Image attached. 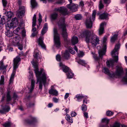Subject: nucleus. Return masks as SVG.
<instances>
[{"label":"nucleus","instance_id":"obj_1","mask_svg":"<svg viewBox=\"0 0 127 127\" xmlns=\"http://www.w3.org/2000/svg\"><path fill=\"white\" fill-rule=\"evenodd\" d=\"M38 55V49H36L34 51V54L33 55L34 59H36L35 61L33 60L32 61L31 63L35 69L34 70L37 79L36 84H38L39 89L41 90L43 85L45 86L46 84V79L48 77L47 76L46 74L45 73H43L41 75V73L43 72V69H41L40 71L38 70L37 61L36 59H37Z\"/></svg>","mask_w":127,"mask_h":127},{"label":"nucleus","instance_id":"obj_2","mask_svg":"<svg viewBox=\"0 0 127 127\" xmlns=\"http://www.w3.org/2000/svg\"><path fill=\"white\" fill-rule=\"evenodd\" d=\"M79 37H85V41L87 43L90 42L93 46L95 47L97 44L99 43L98 37L95 35L93 31L86 30L79 35Z\"/></svg>","mask_w":127,"mask_h":127},{"label":"nucleus","instance_id":"obj_3","mask_svg":"<svg viewBox=\"0 0 127 127\" xmlns=\"http://www.w3.org/2000/svg\"><path fill=\"white\" fill-rule=\"evenodd\" d=\"M107 38V37L105 36L103 38L102 48L98 50L99 57H97V55L94 54L93 53H92L93 54V57L96 63H98L99 65L101 63L103 56L105 55L106 51Z\"/></svg>","mask_w":127,"mask_h":127},{"label":"nucleus","instance_id":"obj_4","mask_svg":"<svg viewBox=\"0 0 127 127\" xmlns=\"http://www.w3.org/2000/svg\"><path fill=\"white\" fill-rule=\"evenodd\" d=\"M65 19L64 17H61L58 22V24L60 28L62 29L61 34L64 39V41L68 43L69 42L70 40L68 38V34L65 24Z\"/></svg>","mask_w":127,"mask_h":127},{"label":"nucleus","instance_id":"obj_5","mask_svg":"<svg viewBox=\"0 0 127 127\" xmlns=\"http://www.w3.org/2000/svg\"><path fill=\"white\" fill-rule=\"evenodd\" d=\"M20 61V59L19 58L17 57L15 58H14L13 60V69L12 73L9 80V84H11L13 80V78L15 73L16 69L18 68L19 66V62Z\"/></svg>","mask_w":127,"mask_h":127},{"label":"nucleus","instance_id":"obj_6","mask_svg":"<svg viewBox=\"0 0 127 127\" xmlns=\"http://www.w3.org/2000/svg\"><path fill=\"white\" fill-rule=\"evenodd\" d=\"M54 40L55 45L57 47L59 48L60 46V42L59 35L57 32V29L54 28Z\"/></svg>","mask_w":127,"mask_h":127},{"label":"nucleus","instance_id":"obj_7","mask_svg":"<svg viewBox=\"0 0 127 127\" xmlns=\"http://www.w3.org/2000/svg\"><path fill=\"white\" fill-rule=\"evenodd\" d=\"M116 67L117 68L115 72L112 74V75H113L112 77H115L116 76H120L123 73V69L122 67L118 66Z\"/></svg>","mask_w":127,"mask_h":127},{"label":"nucleus","instance_id":"obj_8","mask_svg":"<svg viewBox=\"0 0 127 127\" xmlns=\"http://www.w3.org/2000/svg\"><path fill=\"white\" fill-rule=\"evenodd\" d=\"M85 24L87 28H91L93 26V23L91 20L90 17H88L86 19L85 21Z\"/></svg>","mask_w":127,"mask_h":127},{"label":"nucleus","instance_id":"obj_9","mask_svg":"<svg viewBox=\"0 0 127 127\" xmlns=\"http://www.w3.org/2000/svg\"><path fill=\"white\" fill-rule=\"evenodd\" d=\"M78 6L77 4L74 3L67 5V7L73 12H75L77 11V8Z\"/></svg>","mask_w":127,"mask_h":127},{"label":"nucleus","instance_id":"obj_10","mask_svg":"<svg viewBox=\"0 0 127 127\" xmlns=\"http://www.w3.org/2000/svg\"><path fill=\"white\" fill-rule=\"evenodd\" d=\"M57 10L59 11L63 15H65L68 14L67 9L64 7H61L60 8L58 9Z\"/></svg>","mask_w":127,"mask_h":127},{"label":"nucleus","instance_id":"obj_11","mask_svg":"<svg viewBox=\"0 0 127 127\" xmlns=\"http://www.w3.org/2000/svg\"><path fill=\"white\" fill-rule=\"evenodd\" d=\"M118 51L114 49L111 53V54L113 57L114 58L115 61L117 62L118 60Z\"/></svg>","mask_w":127,"mask_h":127},{"label":"nucleus","instance_id":"obj_12","mask_svg":"<svg viewBox=\"0 0 127 127\" xmlns=\"http://www.w3.org/2000/svg\"><path fill=\"white\" fill-rule=\"evenodd\" d=\"M21 38L20 36L18 35H16L14 37L13 39V42L16 45L19 46L20 45L19 41Z\"/></svg>","mask_w":127,"mask_h":127},{"label":"nucleus","instance_id":"obj_13","mask_svg":"<svg viewBox=\"0 0 127 127\" xmlns=\"http://www.w3.org/2000/svg\"><path fill=\"white\" fill-rule=\"evenodd\" d=\"M2 107V110H0V113L1 114L5 113L6 112H8L10 110V107L8 106L5 105L3 106V105H1Z\"/></svg>","mask_w":127,"mask_h":127},{"label":"nucleus","instance_id":"obj_14","mask_svg":"<svg viewBox=\"0 0 127 127\" xmlns=\"http://www.w3.org/2000/svg\"><path fill=\"white\" fill-rule=\"evenodd\" d=\"M19 9L21 10V11H17V14H18L19 16L24 15L25 11V7L23 6H19Z\"/></svg>","mask_w":127,"mask_h":127},{"label":"nucleus","instance_id":"obj_15","mask_svg":"<svg viewBox=\"0 0 127 127\" xmlns=\"http://www.w3.org/2000/svg\"><path fill=\"white\" fill-rule=\"evenodd\" d=\"M106 23L105 22L101 23L100 25V28L99 29V34L100 35L104 33V26L105 25Z\"/></svg>","mask_w":127,"mask_h":127},{"label":"nucleus","instance_id":"obj_16","mask_svg":"<svg viewBox=\"0 0 127 127\" xmlns=\"http://www.w3.org/2000/svg\"><path fill=\"white\" fill-rule=\"evenodd\" d=\"M59 65L62 68L63 71L65 72L66 73L70 71V70L69 69V67L64 65L63 63H60Z\"/></svg>","mask_w":127,"mask_h":127},{"label":"nucleus","instance_id":"obj_17","mask_svg":"<svg viewBox=\"0 0 127 127\" xmlns=\"http://www.w3.org/2000/svg\"><path fill=\"white\" fill-rule=\"evenodd\" d=\"M43 37H40L38 39V43L40 45L41 47L43 49L45 48V44L43 42Z\"/></svg>","mask_w":127,"mask_h":127},{"label":"nucleus","instance_id":"obj_18","mask_svg":"<svg viewBox=\"0 0 127 127\" xmlns=\"http://www.w3.org/2000/svg\"><path fill=\"white\" fill-rule=\"evenodd\" d=\"M102 71L103 72L111 77H112L113 76V75H112V74L110 73L109 69L105 67H103Z\"/></svg>","mask_w":127,"mask_h":127},{"label":"nucleus","instance_id":"obj_19","mask_svg":"<svg viewBox=\"0 0 127 127\" xmlns=\"http://www.w3.org/2000/svg\"><path fill=\"white\" fill-rule=\"evenodd\" d=\"M36 120V119L33 117H32L30 119H27L25 120V122L28 124H31Z\"/></svg>","mask_w":127,"mask_h":127},{"label":"nucleus","instance_id":"obj_20","mask_svg":"<svg viewBox=\"0 0 127 127\" xmlns=\"http://www.w3.org/2000/svg\"><path fill=\"white\" fill-rule=\"evenodd\" d=\"M35 82V81L33 79L31 80V87L30 88H28L29 89V93H31L34 89Z\"/></svg>","mask_w":127,"mask_h":127},{"label":"nucleus","instance_id":"obj_21","mask_svg":"<svg viewBox=\"0 0 127 127\" xmlns=\"http://www.w3.org/2000/svg\"><path fill=\"white\" fill-rule=\"evenodd\" d=\"M71 42V43L73 45H74L77 44L78 42V37L76 36H73L72 38Z\"/></svg>","mask_w":127,"mask_h":127},{"label":"nucleus","instance_id":"obj_22","mask_svg":"<svg viewBox=\"0 0 127 127\" xmlns=\"http://www.w3.org/2000/svg\"><path fill=\"white\" fill-rule=\"evenodd\" d=\"M49 93L51 95L57 96L58 94V91L55 90L51 89L49 91Z\"/></svg>","mask_w":127,"mask_h":127},{"label":"nucleus","instance_id":"obj_23","mask_svg":"<svg viewBox=\"0 0 127 127\" xmlns=\"http://www.w3.org/2000/svg\"><path fill=\"white\" fill-rule=\"evenodd\" d=\"M48 29L47 24L46 23L45 24L44 27L41 31V33L43 35L44 33H45L47 31Z\"/></svg>","mask_w":127,"mask_h":127},{"label":"nucleus","instance_id":"obj_24","mask_svg":"<svg viewBox=\"0 0 127 127\" xmlns=\"http://www.w3.org/2000/svg\"><path fill=\"white\" fill-rule=\"evenodd\" d=\"M108 14L107 13H103L99 16V18L101 19H106L108 17Z\"/></svg>","mask_w":127,"mask_h":127},{"label":"nucleus","instance_id":"obj_25","mask_svg":"<svg viewBox=\"0 0 127 127\" xmlns=\"http://www.w3.org/2000/svg\"><path fill=\"white\" fill-rule=\"evenodd\" d=\"M7 66V65H4L3 61H0V71L1 70L5 69Z\"/></svg>","mask_w":127,"mask_h":127},{"label":"nucleus","instance_id":"obj_26","mask_svg":"<svg viewBox=\"0 0 127 127\" xmlns=\"http://www.w3.org/2000/svg\"><path fill=\"white\" fill-rule=\"evenodd\" d=\"M58 16V13H54L51 15V19L52 20H55L57 19Z\"/></svg>","mask_w":127,"mask_h":127},{"label":"nucleus","instance_id":"obj_27","mask_svg":"<svg viewBox=\"0 0 127 127\" xmlns=\"http://www.w3.org/2000/svg\"><path fill=\"white\" fill-rule=\"evenodd\" d=\"M77 61L78 64H81L82 65L84 66L85 67L87 66L86 63L84 60L79 59L77 60Z\"/></svg>","mask_w":127,"mask_h":127},{"label":"nucleus","instance_id":"obj_28","mask_svg":"<svg viewBox=\"0 0 127 127\" xmlns=\"http://www.w3.org/2000/svg\"><path fill=\"white\" fill-rule=\"evenodd\" d=\"M69 52L67 51H66L63 55V57L66 59L68 60L69 58Z\"/></svg>","mask_w":127,"mask_h":127},{"label":"nucleus","instance_id":"obj_29","mask_svg":"<svg viewBox=\"0 0 127 127\" xmlns=\"http://www.w3.org/2000/svg\"><path fill=\"white\" fill-rule=\"evenodd\" d=\"M36 15L34 14L33 17L32 19V27H33L36 25Z\"/></svg>","mask_w":127,"mask_h":127},{"label":"nucleus","instance_id":"obj_30","mask_svg":"<svg viewBox=\"0 0 127 127\" xmlns=\"http://www.w3.org/2000/svg\"><path fill=\"white\" fill-rule=\"evenodd\" d=\"M31 2L32 8H34L37 6V4L35 0H31Z\"/></svg>","mask_w":127,"mask_h":127},{"label":"nucleus","instance_id":"obj_31","mask_svg":"<svg viewBox=\"0 0 127 127\" xmlns=\"http://www.w3.org/2000/svg\"><path fill=\"white\" fill-rule=\"evenodd\" d=\"M113 127H127V126L124 125H121L117 122L115 123L113 126Z\"/></svg>","mask_w":127,"mask_h":127},{"label":"nucleus","instance_id":"obj_32","mask_svg":"<svg viewBox=\"0 0 127 127\" xmlns=\"http://www.w3.org/2000/svg\"><path fill=\"white\" fill-rule=\"evenodd\" d=\"M12 125V123L10 122H8L5 123L3 124V126L4 127H10Z\"/></svg>","mask_w":127,"mask_h":127},{"label":"nucleus","instance_id":"obj_33","mask_svg":"<svg viewBox=\"0 0 127 127\" xmlns=\"http://www.w3.org/2000/svg\"><path fill=\"white\" fill-rule=\"evenodd\" d=\"M107 65L108 67L110 66H113L114 63L113 61L112 60L107 61L106 62Z\"/></svg>","mask_w":127,"mask_h":127},{"label":"nucleus","instance_id":"obj_34","mask_svg":"<svg viewBox=\"0 0 127 127\" xmlns=\"http://www.w3.org/2000/svg\"><path fill=\"white\" fill-rule=\"evenodd\" d=\"M11 23L13 24V25L18 24V21L17 18H13L12 20Z\"/></svg>","mask_w":127,"mask_h":127},{"label":"nucleus","instance_id":"obj_35","mask_svg":"<svg viewBox=\"0 0 127 127\" xmlns=\"http://www.w3.org/2000/svg\"><path fill=\"white\" fill-rule=\"evenodd\" d=\"M118 35L117 34H115L113 36H112L111 39V42L114 43L116 40Z\"/></svg>","mask_w":127,"mask_h":127},{"label":"nucleus","instance_id":"obj_36","mask_svg":"<svg viewBox=\"0 0 127 127\" xmlns=\"http://www.w3.org/2000/svg\"><path fill=\"white\" fill-rule=\"evenodd\" d=\"M4 14L6 15V16L8 18H11L13 15V13L11 11L4 13Z\"/></svg>","mask_w":127,"mask_h":127},{"label":"nucleus","instance_id":"obj_37","mask_svg":"<svg viewBox=\"0 0 127 127\" xmlns=\"http://www.w3.org/2000/svg\"><path fill=\"white\" fill-rule=\"evenodd\" d=\"M6 35L8 37H11L13 35V34L11 31L10 30H8L5 32Z\"/></svg>","mask_w":127,"mask_h":127},{"label":"nucleus","instance_id":"obj_38","mask_svg":"<svg viewBox=\"0 0 127 127\" xmlns=\"http://www.w3.org/2000/svg\"><path fill=\"white\" fill-rule=\"evenodd\" d=\"M4 77L3 75L1 76L0 79V85H3L4 84Z\"/></svg>","mask_w":127,"mask_h":127},{"label":"nucleus","instance_id":"obj_39","mask_svg":"<svg viewBox=\"0 0 127 127\" xmlns=\"http://www.w3.org/2000/svg\"><path fill=\"white\" fill-rule=\"evenodd\" d=\"M84 97V96L83 95H80V94H78L76 95L75 98H76L77 99V101H79L82 98Z\"/></svg>","mask_w":127,"mask_h":127},{"label":"nucleus","instance_id":"obj_40","mask_svg":"<svg viewBox=\"0 0 127 127\" xmlns=\"http://www.w3.org/2000/svg\"><path fill=\"white\" fill-rule=\"evenodd\" d=\"M68 73L66 74L67 77L69 78H72L73 76V74L70 70L68 72Z\"/></svg>","mask_w":127,"mask_h":127},{"label":"nucleus","instance_id":"obj_41","mask_svg":"<svg viewBox=\"0 0 127 127\" xmlns=\"http://www.w3.org/2000/svg\"><path fill=\"white\" fill-rule=\"evenodd\" d=\"M5 23V19L4 18L0 20V29L2 28V27L3 24Z\"/></svg>","mask_w":127,"mask_h":127},{"label":"nucleus","instance_id":"obj_42","mask_svg":"<svg viewBox=\"0 0 127 127\" xmlns=\"http://www.w3.org/2000/svg\"><path fill=\"white\" fill-rule=\"evenodd\" d=\"M82 16L81 14H77L75 16V18L77 20H80L81 19Z\"/></svg>","mask_w":127,"mask_h":127},{"label":"nucleus","instance_id":"obj_43","mask_svg":"<svg viewBox=\"0 0 127 127\" xmlns=\"http://www.w3.org/2000/svg\"><path fill=\"white\" fill-rule=\"evenodd\" d=\"M7 101L8 102L11 100V98L9 92H8L7 94Z\"/></svg>","mask_w":127,"mask_h":127},{"label":"nucleus","instance_id":"obj_44","mask_svg":"<svg viewBox=\"0 0 127 127\" xmlns=\"http://www.w3.org/2000/svg\"><path fill=\"white\" fill-rule=\"evenodd\" d=\"M66 118L67 120L70 123H72L73 122V120L72 119H71V117L68 114H67L66 115Z\"/></svg>","mask_w":127,"mask_h":127},{"label":"nucleus","instance_id":"obj_45","mask_svg":"<svg viewBox=\"0 0 127 127\" xmlns=\"http://www.w3.org/2000/svg\"><path fill=\"white\" fill-rule=\"evenodd\" d=\"M96 13V10H94L93 11L92 14V19L93 21L95 20Z\"/></svg>","mask_w":127,"mask_h":127},{"label":"nucleus","instance_id":"obj_46","mask_svg":"<svg viewBox=\"0 0 127 127\" xmlns=\"http://www.w3.org/2000/svg\"><path fill=\"white\" fill-rule=\"evenodd\" d=\"M39 18L38 19V21L39 22V25L40 26V25L42 21V16L41 14L40 13H39Z\"/></svg>","mask_w":127,"mask_h":127},{"label":"nucleus","instance_id":"obj_47","mask_svg":"<svg viewBox=\"0 0 127 127\" xmlns=\"http://www.w3.org/2000/svg\"><path fill=\"white\" fill-rule=\"evenodd\" d=\"M68 50H69L70 53L73 54L75 53V51L73 50V48L71 47H69L68 48Z\"/></svg>","mask_w":127,"mask_h":127},{"label":"nucleus","instance_id":"obj_48","mask_svg":"<svg viewBox=\"0 0 127 127\" xmlns=\"http://www.w3.org/2000/svg\"><path fill=\"white\" fill-rule=\"evenodd\" d=\"M82 110L84 112L86 111L87 109V106L84 104H83L82 105Z\"/></svg>","mask_w":127,"mask_h":127},{"label":"nucleus","instance_id":"obj_49","mask_svg":"<svg viewBox=\"0 0 127 127\" xmlns=\"http://www.w3.org/2000/svg\"><path fill=\"white\" fill-rule=\"evenodd\" d=\"M84 52L82 51H79V52L78 53V56L79 57H81L84 55Z\"/></svg>","mask_w":127,"mask_h":127},{"label":"nucleus","instance_id":"obj_50","mask_svg":"<svg viewBox=\"0 0 127 127\" xmlns=\"http://www.w3.org/2000/svg\"><path fill=\"white\" fill-rule=\"evenodd\" d=\"M120 45L119 44H118L116 45L115 46L114 50L118 51L119 49L120 48Z\"/></svg>","mask_w":127,"mask_h":127},{"label":"nucleus","instance_id":"obj_51","mask_svg":"<svg viewBox=\"0 0 127 127\" xmlns=\"http://www.w3.org/2000/svg\"><path fill=\"white\" fill-rule=\"evenodd\" d=\"M122 80L124 82L127 84V72L125 76L123 78Z\"/></svg>","mask_w":127,"mask_h":127},{"label":"nucleus","instance_id":"obj_52","mask_svg":"<svg viewBox=\"0 0 127 127\" xmlns=\"http://www.w3.org/2000/svg\"><path fill=\"white\" fill-rule=\"evenodd\" d=\"M109 120L108 119L106 118H105L102 119V122H105L107 124H108L109 121Z\"/></svg>","mask_w":127,"mask_h":127},{"label":"nucleus","instance_id":"obj_53","mask_svg":"<svg viewBox=\"0 0 127 127\" xmlns=\"http://www.w3.org/2000/svg\"><path fill=\"white\" fill-rule=\"evenodd\" d=\"M106 115L107 116H110L112 115L113 114V113L110 111H108L106 112Z\"/></svg>","mask_w":127,"mask_h":127},{"label":"nucleus","instance_id":"obj_54","mask_svg":"<svg viewBox=\"0 0 127 127\" xmlns=\"http://www.w3.org/2000/svg\"><path fill=\"white\" fill-rule=\"evenodd\" d=\"M104 5L102 3V1L100 0L99 2V9H101L103 7Z\"/></svg>","mask_w":127,"mask_h":127},{"label":"nucleus","instance_id":"obj_55","mask_svg":"<svg viewBox=\"0 0 127 127\" xmlns=\"http://www.w3.org/2000/svg\"><path fill=\"white\" fill-rule=\"evenodd\" d=\"M34 104L33 103H29V104H27L26 105L28 107H30L33 106L34 105Z\"/></svg>","mask_w":127,"mask_h":127},{"label":"nucleus","instance_id":"obj_56","mask_svg":"<svg viewBox=\"0 0 127 127\" xmlns=\"http://www.w3.org/2000/svg\"><path fill=\"white\" fill-rule=\"evenodd\" d=\"M61 56L60 55L58 54L56 56V59L59 62L61 60Z\"/></svg>","mask_w":127,"mask_h":127},{"label":"nucleus","instance_id":"obj_57","mask_svg":"<svg viewBox=\"0 0 127 127\" xmlns=\"http://www.w3.org/2000/svg\"><path fill=\"white\" fill-rule=\"evenodd\" d=\"M2 3L3 6L5 7L6 6L7 2L6 0H2Z\"/></svg>","mask_w":127,"mask_h":127},{"label":"nucleus","instance_id":"obj_58","mask_svg":"<svg viewBox=\"0 0 127 127\" xmlns=\"http://www.w3.org/2000/svg\"><path fill=\"white\" fill-rule=\"evenodd\" d=\"M84 115V117H85L87 119L88 118V113L86 112H84L83 113Z\"/></svg>","mask_w":127,"mask_h":127},{"label":"nucleus","instance_id":"obj_59","mask_svg":"<svg viewBox=\"0 0 127 127\" xmlns=\"http://www.w3.org/2000/svg\"><path fill=\"white\" fill-rule=\"evenodd\" d=\"M53 100L54 102L55 103H57L58 102V99L57 98H56L54 97L53 98Z\"/></svg>","mask_w":127,"mask_h":127},{"label":"nucleus","instance_id":"obj_60","mask_svg":"<svg viewBox=\"0 0 127 127\" xmlns=\"http://www.w3.org/2000/svg\"><path fill=\"white\" fill-rule=\"evenodd\" d=\"M76 115V114L75 112H72L71 113V116L72 117L75 116Z\"/></svg>","mask_w":127,"mask_h":127},{"label":"nucleus","instance_id":"obj_61","mask_svg":"<svg viewBox=\"0 0 127 127\" xmlns=\"http://www.w3.org/2000/svg\"><path fill=\"white\" fill-rule=\"evenodd\" d=\"M103 1L104 3L106 4H109L110 2V0H103Z\"/></svg>","mask_w":127,"mask_h":127},{"label":"nucleus","instance_id":"obj_62","mask_svg":"<svg viewBox=\"0 0 127 127\" xmlns=\"http://www.w3.org/2000/svg\"><path fill=\"white\" fill-rule=\"evenodd\" d=\"M25 31L24 30H23L22 31V33L23 36V37H24L25 36Z\"/></svg>","mask_w":127,"mask_h":127},{"label":"nucleus","instance_id":"obj_63","mask_svg":"<svg viewBox=\"0 0 127 127\" xmlns=\"http://www.w3.org/2000/svg\"><path fill=\"white\" fill-rule=\"evenodd\" d=\"M19 56H17L15 58L17 57H18L19 58H20V57L21 56H22L23 55V54L22 52H21L19 54Z\"/></svg>","mask_w":127,"mask_h":127},{"label":"nucleus","instance_id":"obj_64","mask_svg":"<svg viewBox=\"0 0 127 127\" xmlns=\"http://www.w3.org/2000/svg\"><path fill=\"white\" fill-rule=\"evenodd\" d=\"M69 94L68 93H66L64 96V99H65L67 98L69 96Z\"/></svg>","mask_w":127,"mask_h":127}]
</instances>
